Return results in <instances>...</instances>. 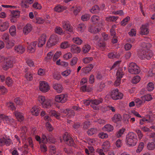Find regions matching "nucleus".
<instances>
[{
    "label": "nucleus",
    "instance_id": "obj_48",
    "mask_svg": "<svg viewBox=\"0 0 155 155\" xmlns=\"http://www.w3.org/2000/svg\"><path fill=\"white\" fill-rule=\"evenodd\" d=\"M70 45L68 41H64L61 43L60 45V47L63 49H65L69 47Z\"/></svg>",
    "mask_w": 155,
    "mask_h": 155
},
{
    "label": "nucleus",
    "instance_id": "obj_15",
    "mask_svg": "<svg viewBox=\"0 0 155 155\" xmlns=\"http://www.w3.org/2000/svg\"><path fill=\"white\" fill-rule=\"evenodd\" d=\"M46 36L45 35H42L39 38L38 46L41 47L43 46L45 43L46 41Z\"/></svg>",
    "mask_w": 155,
    "mask_h": 155
},
{
    "label": "nucleus",
    "instance_id": "obj_9",
    "mask_svg": "<svg viewBox=\"0 0 155 155\" xmlns=\"http://www.w3.org/2000/svg\"><path fill=\"white\" fill-rule=\"evenodd\" d=\"M147 44H146L144 42L142 43V45H144V46H143V48L145 49H141L140 52L139 53V56L142 59L145 58V55H146L147 52Z\"/></svg>",
    "mask_w": 155,
    "mask_h": 155
},
{
    "label": "nucleus",
    "instance_id": "obj_6",
    "mask_svg": "<svg viewBox=\"0 0 155 155\" xmlns=\"http://www.w3.org/2000/svg\"><path fill=\"white\" fill-rule=\"evenodd\" d=\"M68 100V95L66 94H61L56 95L54 97V100L57 102L64 103Z\"/></svg>",
    "mask_w": 155,
    "mask_h": 155
},
{
    "label": "nucleus",
    "instance_id": "obj_25",
    "mask_svg": "<svg viewBox=\"0 0 155 155\" xmlns=\"http://www.w3.org/2000/svg\"><path fill=\"white\" fill-rule=\"evenodd\" d=\"M51 101L50 99H46L42 104V106L44 108H49L51 106Z\"/></svg>",
    "mask_w": 155,
    "mask_h": 155
},
{
    "label": "nucleus",
    "instance_id": "obj_27",
    "mask_svg": "<svg viewBox=\"0 0 155 155\" xmlns=\"http://www.w3.org/2000/svg\"><path fill=\"white\" fill-rule=\"evenodd\" d=\"M16 28L15 26H12L10 28L9 32L10 35L12 36L16 35Z\"/></svg>",
    "mask_w": 155,
    "mask_h": 155
},
{
    "label": "nucleus",
    "instance_id": "obj_57",
    "mask_svg": "<svg viewBox=\"0 0 155 155\" xmlns=\"http://www.w3.org/2000/svg\"><path fill=\"white\" fill-rule=\"evenodd\" d=\"M35 19L36 20V23L38 24H43L45 22V20L42 18H36Z\"/></svg>",
    "mask_w": 155,
    "mask_h": 155
},
{
    "label": "nucleus",
    "instance_id": "obj_20",
    "mask_svg": "<svg viewBox=\"0 0 155 155\" xmlns=\"http://www.w3.org/2000/svg\"><path fill=\"white\" fill-rule=\"evenodd\" d=\"M121 119L122 117L121 115L119 114H114L113 117L112 118V121L114 123H116L121 121Z\"/></svg>",
    "mask_w": 155,
    "mask_h": 155
},
{
    "label": "nucleus",
    "instance_id": "obj_26",
    "mask_svg": "<svg viewBox=\"0 0 155 155\" xmlns=\"http://www.w3.org/2000/svg\"><path fill=\"white\" fill-rule=\"evenodd\" d=\"M29 4L27 0H21L20 5L23 8H28L29 7Z\"/></svg>",
    "mask_w": 155,
    "mask_h": 155
},
{
    "label": "nucleus",
    "instance_id": "obj_42",
    "mask_svg": "<svg viewBox=\"0 0 155 155\" xmlns=\"http://www.w3.org/2000/svg\"><path fill=\"white\" fill-rule=\"evenodd\" d=\"M110 147V144L108 141H106L103 143L102 145V148L103 150H105L108 149Z\"/></svg>",
    "mask_w": 155,
    "mask_h": 155
},
{
    "label": "nucleus",
    "instance_id": "obj_54",
    "mask_svg": "<svg viewBox=\"0 0 155 155\" xmlns=\"http://www.w3.org/2000/svg\"><path fill=\"white\" fill-rule=\"evenodd\" d=\"M14 102L18 105H21L22 104L23 101L19 97H16L14 100Z\"/></svg>",
    "mask_w": 155,
    "mask_h": 155
},
{
    "label": "nucleus",
    "instance_id": "obj_24",
    "mask_svg": "<svg viewBox=\"0 0 155 155\" xmlns=\"http://www.w3.org/2000/svg\"><path fill=\"white\" fill-rule=\"evenodd\" d=\"M147 149L149 150H153L155 149V143L153 142H148L147 146Z\"/></svg>",
    "mask_w": 155,
    "mask_h": 155
},
{
    "label": "nucleus",
    "instance_id": "obj_37",
    "mask_svg": "<svg viewBox=\"0 0 155 155\" xmlns=\"http://www.w3.org/2000/svg\"><path fill=\"white\" fill-rule=\"evenodd\" d=\"M91 49V46L89 45H85L82 48V51L84 53L88 52Z\"/></svg>",
    "mask_w": 155,
    "mask_h": 155
},
{
    "label": "nucleus",
    "instance_id": "obj_53",
    "mask_svg": "<svg viewBox=\"0 0 155 155\" xmlns=\"http://www.w3.org/2000/svg\"><path fill=\"white\" fill-rule=\"evenodd\" d=\"M19 14L20 12L16 10L13 11L12 12L11 16L17 18L19 17Z\"/></svg>",
    "mask_w": 155,
    "mask_h": 155
},
{
    "label": "nucleus",
    "instance_id": "obj_28",
    "mask_svg": "<svg viewBox=\"0 0 155 155\" xmlns=\"http://www.w3.org/2000/svg\"><path fill=\"white\" fill-rule=\"evenodd\" d=\"M54 53L50 51L48 52L44 60L46 62L49 61L52 58Z\"/></svg>",
    "mask_w": 155,
    "mask_h": 155
},
{
    "label": "nucleus",
    "instance_id": "obj_56",
    "mask_svg": "<svg viewBox=\"0 0 155 155\" xmlns=\"http://www.w3.org/2000/svg\"><path fill=\"white\" fill-rule=\"evenodd\" d=\"M61 55V52H57L54 55L53 58V60L54 61H56L60 57Z\"/></svg>",
    "mask_w": 155,
    "mask_h": 155
},
{
    "label": "nucleus",
    "instance_id": "obj_59",
    "mask_svg": "<svg viewBox=\"0 0 155 155\" xmlns=\"http://www.w3.org/2000/svg\"><path fill=\"white\" fill-rule=\"evenodd\" d=\"M53 78L54 79L59 80L61 78L60 74L58 72H56L54 74Z\"/></svg>",
    "mask_w": 155,
    "mask_h": 155
},
{
    "label": "nucleus",
    "instance_id": "obj_55",
    "mask_svg": "<svg viewBox=\"0 0 155 155\" xmlns=\"http://www.w3.org/2000/svg\"><path fill=\"white\" fill-rule=\"evenodd\" d=\"M81 89L83 92H89L91 90V88L87 87L86 85H85L82 86L81 87Z\"/></svg>",
    "mask_w": 155,
    "mask_h": 155
},
{
    "label": "nucleus",
    "instance_id": "obj_22",
    "mask_svg": "<svg viewBox=\"0 0 155 155\" xmlns=\"http://www.w3.org/2000/svg\"><path fill=\"white\" fill-rule=\"evenodd\" d=\"M50 39L51 40V41L53 42V45H56L59 40V38L56 35H51Z\"/></svg>",
    "mask_w": 155,
    "mask_h": 155
},
{
    "label": "nucleus",
    "instance_id": "obj_11",
    "mask_svg": "<svg viewBox=\"0 0 155 155\" xmlns=\"http://www.w3.org/2000/svg\"><path fill=\"white\" fill-rule=\"evenodd\" d=\"M14 49L16 53L19 54H23L25 51V47L20 45L15 46Z\"/></svg>",
    "mask_w": 155,
    "mask_h": 155
},
{
    "label": "nucleus",
    "instance_id": "obj_49",
    "mask_svg": "<svg viewBox=\"0 0 155 155\" xmlns=\"http://www.w3.org/2000/svg\"><path fill=\"white\" fill-rule=\"evenodd\" d=\"M78 60V59L76 57H73L70 62V65L72 66L75 65L77 64Z\"/></svg>",
    "mask_w": 155,
    "mask_h": 155
},
{
    "label": "nucleus",
    "instance_id": "obj_8",
    "mask_svg": "<svg viewBox=\"0 0 155 155\" xmlns=\"http://www.w3.org/2000/svg\"><path fill=\"white\" fill-rule=\"evenodd\" d=\"M40 83L39 89L41 91L46 92L49 91L50 88L47 83L44 81H40Z\"/></svg>",
    "mask_w": 155,
    "mask_h": 155
},
{
    "label": "nucleus",
    "instance_id": "obj_62",
    "mask_svg": "<svg viewBox=\"0 0 155 155\" xmlns=\"http://www.w3.org/2000/svg\"><path fill=\"white\" fill-rule=\"evenodd\" d=\"M13 83V81L9 77H8L6 79V84L8 86H10Z\"/></svg>",
    "mask_w": 155,
    "mask_h": 155
},
{
    "label": "nucleus",
    "instance_id": "obj_5",
    "mask_svg": "<svg viewBox=\"0 0 155 155\" xmlns=\"http://www.w3.org/2000/svg\"><path fill=\"white\" fill-rule=\"evenodd\" d=\"M111 98L114 100L120 99L123 98V94L122 93L119 92L117 89L112 90L110 93Z\"/></svg>",
    "mask_w": 155,
    "mask_h": 155
},
{
    "label": "nucleus",
    "instance_id": "obj_61",
    "mask_svg": "<svg viewBox=\"0 0 155 155\" xmlns=\"http://www.w3.org/2000/svg\"><path fill=\"white\" fill-rule=\"evenodd\" d=\"M90 125V122L88 120L86 121L83 123V128L84 129H87L89 127Z\"/></svg>",
    "mask_w": 155,
    "mask_h": 155
},
{
    "label": "nucleus",
    "instance_id": "obj_17",
    "mask_svg": "<svg viewBox=\"0 0 155 155\" xmlns=\"http://www.w3.org/2000/svg\"><path fill=\"white\" fill-rule=\"evenodd\" d=\"M6 121V123L10 125L14 126L15 124V120L13 119L8 116H5L4 118V120Z\"/></svg>",
    "mask_w": 155,
    "mask_h": 155
},
{
    "label": "nucleus",
    "instance_id": "obj_23",
    "mask_svg": "<svg viewBox=\"0 0 155 155\" xmlns=\"http://www.w3.org/2000/svg\"><path fill=\"white\" fill-rule=\"evenodd\" d=\"M9 26L8 22L7 21L5 22L0 25V30L2 31H4L7 29Z\"/></svg>",
    "mask_w": 155,
    "mask_h": 155
},
{
    "label": "nucleus",
    "instance_id": "obj_21",
    "mask_svg": "<svg viewBox=\"0 0 155 155\" xmlns=\"http://www.w3.org/2000/svg\"><path fill=\"white\" fill-rule=\"evenodd\" d=\"M71 51L73 53H78L81 51V49L75 45H72L71 47Z\"/></svg>",
    "mask_w": 155,
    "mask_h": 155
},
{
    "label": "nucleus",
    "instance_id": "obj_45",
    "mask_svg": "<svg viewBox=\"0 0 155 155\" xmlns=\"http://www.w3.org/2000/svg\"><path fill=\"white\" fill-rule=\"evenodd\" d=\"M86 27V26L84 24H81L78 25V29L81 32L84 31Z\"/></svg>",
    "mask_w": 155,
    "mask_h": 155
},
{
    "label": "nucleus",
    "instance_id": "obj_40",
    "mask_svg": "<svg viewBox=\"0 0 155 155\" xmlns=\"http://www.w3.org/2000/svg\"><path fill=\"white\" fill-rule=\"evenodd\" d=\"M90 16L89 14H86L82 15L81 19L83 21H87L90 19Z\"/></svg>",
    "mask_w": 155,
    "mask_h": 155
},
{
    "label": "nucleus",
    "instance_id": "obj_41",
    "mask_svg": "<svg viewBox=\"0 0 155 155\" xmlns=\"http://www.w3.org/2000/svg\"><path fill=\"white\" fill-rule=\"evenodd\" d=\"M140 77L139 76L136 75L133 77L131 82L133 84H137L140 81Z\"/></svg>",
    "mask_w": 155,
    "mask_h": 155
},
{
    "label": "nucleus",
    "instance_id": "obj_43",
    "mask_svg": "<svg viewBox=\"0 0 155 155\" xmlns=\"http://www.w3.org/2000/svg\"><path fill=\"white\" fill-rule=\"evenodd\" d=\"M144 143L143 142H141L139 143L138 148L136 150L137 153L140 152L143 149L144 147Z\"/></svg>",
    "mask_w": 155,
    "mask_h": 155
},
{
    "label": "nucleus",
    "instance_id": "obj_3",
    "mask_svg": "<svg viewBox=\"0 0 155 155\" xmlns=\"http://www.w3.org/2000/svg\"><path fill=\"white\" fill-rule=\"evenodd\" d=\"M129 72L132 74H138L140 72L139 67L134 63H131L128 68Z\"/></svg>",
    "mask_w": 155,
    "mask_h": 155
},
{
    "label": "nucleus",
    "instance_id": "obj_12",
    "mask_svg": "<svg viewBox=\"0 0 155 155\" xmlns=\"http://www.w3.org/2000/svg\"><path fill=\"white\" fill-rule=\"evenodd\" d=\"M37 44V41H35L30 43L28 47V51L30 53L34 52L36 50V47Z\"/></svg>",
    "mask_w": 155,
    "mask_h": 155
},
{
    "label": "nucleus",
    "instance_id": "obj_39",
    "mask_svg": "<svg viewBox=\"0 0 155 155\" xmlns=\"http://www.w3.org/2000/svg\"><path fill=\"white\" fill-rule=\"evenodd\" d=\"M143 100H141L139 98H137L135 100V105L137 107H140L143 103Z\"/></svg>",
    "mask_w": 155,
    "mask_h": 155
},
{
    "label": "nucleus",
    "instance_id": "obj_50",
    "mask_svg": "<svg viewBox=\"0 0 155 155\" xmlns=\"http://www.w3.org/2000/svg\"><path fill=\"white\" fill-rule=\"evenodd\" d=\"M73 42L78 45H81L82 42V40L79 38H76L73 39Z\"/></svg>",
    "mask_w": 155,
    "mask_h": 155
},
{
    "label": "nucleus",
    "instance_id": "obj_14",
    "mask_svg": "<svg viewBox=\"0 0 155 155\" xmlns=\"http://www.w3.org/2000/svg\"><path fill=\"white\" fill-rule=\"evenodd\" d=\"M53 87L56 91L58 93H61L63 90L62 85L60 84L55 83L53 84Z\"/></svg>",
    "mask_w": 155,
    "mask_h": 155
},
{
    "label": "nucleus",
    "instance_id": "obj_32",
    "mask_svg": "<svg viewBox=\"0 0 155 155\" xmlns=\"http://www.w3.org/2000/svg\"><path fill=\"white\" fill-rule=\"evenodd\" d=\"M105 130L108 132H111L114 130V127L111 125L107 124L105 125L104 127Z\"/></svg>",
    "mask_w": 155,
    "mask_h": 155
},
{
    "label": "nucleus",
    "instance_id": "obj_19",
    "mask_svg": "<svg viewBox=\"0 0 155 155\" xmlns=\"http://www.w3.org/2000/svg\"><path fill=\"white\" fill-rule=\"evenodd\" d=\"M94 67V66L92 64H90L87 66L82 68V70L83 72L86 74H87L91 71Z\"/></svg>",
    "mask_w": 155,
    "mask_h": 155
},
{
    "label": "nucleus",
    "instance_id": "obj_33",
    "mask_svg": "<svg viewBox=\"0 0 155 155\" xmlns=\"http://www.w3.org/2000/svg\"><path fill=\"white\" fill-rule=\"evenodd\" d=\"M99 19V17L98 16L95 15L93 16L91 19L92 22L94 24L97 23Z\"/></svg>",
    "mask_w": 155,
    "mask_h": 155
},
{
    "label": "nucleus",
    "instance_id": "obj_38",
    "mask_svg": "<svg viewBox=\"0 0 155 155\" xmlns=\"http://www.w3.org/2000/svg\"><path fill=\"white\" fill-rule=\"evenodd\" d=\"M50 114L52 116H54L57 119H58L60 116V114L56 112L55 111L51 110L50 112Z\"/></svg>",
    "mask_w": 155,
    "mask_h": 155
},
{
    "label": "nucleus",
    "instance_id": "obj_30",
    "mask_svg": "<svg viewBox=\"0 0 155 155\" xmlns=\"http://www.w3.org/2000/svg\"><path fill=\"white\" fill-rule=\"evenodd\" d=\"M141 98L144 102L146 101H150L152 99V98L151 95L147 94L141 97Z\"/></svg>",
    "mask_w": 155,
    "mask_h": 155
},
{
    "label": "nucleus",
    "instance_id": "obj_52",
    "mask_svg": "<svg viewBox=\"0 0 155 155\" xmlns=\"http://www.w3.org/2000/svg\"><path fill=\"white\" fill-rule=\"evenodd\" d=\"M125 130V129L123 128H122L121 129H120L117 134L116 136L118 138L120 137L123 134Z\"/></svg>",
    "mask_w": 155,
    "mask_h": 155
},
{
    "label": "nucleus",
    "instance_id": "obj_2",
    "mask_svg": "<svg viewBox=\"0 0 155 155\" xmlns=\"http://www.w3.org/2000/svg\"><path fill=\"white\" fill-rule=\"evenodd\" d=\"M64 140L68 146L75 148L76 145L74 143L73 139L69 135L68 133H65L63 137Z\"/></svg>",
    "mask_w": 155,
    "mask_h": 155
},
{
    "label": "nucleus",
    "instance_id": "obj_7",
    "mask_svg": "<svg viewBox=\"0 0 155 155\" xmlns=\"http://www.w3.org/2000/svg\"><path fill=\"white\" fill-rule=\"evenodd\" d=\"M62 25L63 28L66 31L70 33L73 32V27L69 21H64L62 22Z\"/></svg>",
    "mask_w": 155,
    "mask_h": 155
},
{
    "label": "nucleus",
    "instance_id": "obj_18",
    "mask_svg": "<svg viewBox=\"0 0 155 155\" xmlns=\"http://www.w3.org/2000/svg\"><path fill=\"white\" fill-rule=\"evenodd\" d=\"M14 114L18 121L21 122L24 120L23 115L21 113L18 111H15Z\"/></svg>",
    "mask_w": 155,
    "mask_h": 155
},
{
    "label": "nucleus",
    "instance_id": "obj_34",
    "mask_svg": "<svg viewBox=\"0 0 155 155\" xmlns=\"http://www.w3.org/2000/svg\"><path fill=\"white\" fill-rule=\"evenodd\" d=\"M64 113H66L67 112H68V116H70V117H73L75 115V112L74 111L72 110H68V109H66L65 110H64Z\"/></svg>",
    "mask_w": 155,
    "mask_h": 155
},
{
    "label": "nucleus",
    "instance_id": "obj_47",
    "mask_svg": "<svg viewBox=\"0 0 155 155\" xmlns=\"http://www.w3.org/2000/svg\"><path fill=\"white\" fill-rule=\"evenodd\" d=\"M118 18V17L117 16H112L106 17V20L108 21H116Z\"/></svg>",
    "mask_w": 155,
    "mask_h": 155
},
{
    "label": "nucleus",
    "instance_id": "obj_10",
    "mask_svg": "<svg viewBox=\"0 0 155 155\" xmlns=\"http://www.w3.org/2000/svg\"><path fill=\"white\" fill-rule=\"evenodd\" d=\"M140 34L142 35H147L149 33L148 25L146 24L142 25L140 27Z\"/></svg>",
    "mask_w": 155,
    "mask_h": 155
},
{
    "label": "nucleus",
    "instance_id": "obj_31",
    "mask_svg": "<svg viewBox=\"0 0 155 155\" xmlns=\"http://www.w3.org/2000/svg\"><path fill=\"white\" fill-rule=\"evenodd\" d=\"M100 8L97 5H95L91 9L90 12L93 13H98L99 12Z\"/></svg>",
    "mask_w": 155,
    "mask_h": 155
},
{
    "label": "nucleus",
    "instance_id": "obj_16",
    "mask_svg": "<svg viewBox=\"0 0 155 155\" xmlns=\"http://www.w3.org/2000/svg\"><path fill=\"white\" fill-rule=\"evenodd\" d=\"M40 111L41 109L36 106H34L31 110L32 114L36 116H37L39 115Z\"/></svg>",
    "mask_w": 155,
    "mask_h": 155
},
{
    "label": "nucleus",
    "instance_id": "obj_46",
    "mask_svg": "<svg viewBox=\"0 0 155 155\" xmlns=\"http://www.w3.org/2000/svg\"><path fill=\"white\" fill-rule=\"evenodd\" d=\"M147 89L149 91H152L154 88V85L153 83L150 82L148 83L147 86Z\"/></svg>",
    "mask_w": 155,
    "mask_h": 155
},
{
    "label": "nucleus",
    "instance_id": "obj_4",
    "mask_svg": "<svg viewBox=\"0 0 155 155\" xmlns=\"http://www.w3.org/2000/svg\"><path fill=\"white\" fill-rule=\"evenodd\" d=\"M13 58L9 57L5 59L4 64L2 67L5 70H7L9 68L12 67L13 65Z\"/></svg>",
    "mask_w": 155,
    "mask_h": 155
},
{
    "label": "nucleus",
    "instance_id": "obj_64",
    "mask_svg": "<svg viewBox=\"0 0 155 155\" xmlns=\"http://www.w3.org/2000/svg\"><path fill=\"white\" fill-rule=\"evenodd\" d=\"M2 39L6 41H8L9 40V35L8 33H5L4 34L2 37Z\"/></svg>",
    "mask_w": 155,
    "mask_h": 155
},
{
    "label": "nucleus",
    "instance_id": "obj_1",
    "mask_svg": "<svg viewBox=\"0 0 155 155\" xmlns=\"http://www.w3.org/2000/svg\"><path fill=\"white\" fill-rule=\"evenodd\" d=\"M137 141V137L135 134L133 132H130L126 136V142L130 146L136 145Z\"/></svg>",
    "mask_w": 155,
    "mask_h": 155
},
{
    "label": "nucleus",
    "instance_id": "obj_63",
    "mask_svg": "<svg viewBox=\"0 0 155 155\" xmlns=\"http://www.w3.org/2000/svg\"><path fill=\"white\" fill-rule=\"evenodd\" d=\"M38 99L39 102L42 104L45 101L46 99L45 97L42 96H39L38 97Z\"/></svg>",
    "mask_w": 155,
    "mask_h": 155
},
{
    "label": "nucleus",
    "instance_id": "obj_58",
    "mask_svg": "<svg viewBox=\"0 0 155 155\" xmlns=\"http://www.w3.org/2000/svg\"><path fill=\"white\" fill-rule=\"evenodd\" d=\"M89 31L91 32L94 33H95L99 31V30L97 28L94 27H91L90 28Z\"/></svg>",
    "mask_w": 155,
    "mask_h": 155
},
{
    "label": "nucleus",
    "instance_id": "obj_29",
    "mask_svg": "<svg viewBox=\"0 0 155 155\" xmlns=\"http://www.w3.org/2000/svg\"><path fill=\"white\" fill-rule=\"evenodd\" d=\"M98 131L97 130L96 128H91L87 131V134L89 135H92L94 134H96Z\"/></svg>",
    "mask_w": 155,
    "mask_h": 155
},
{
    "label": "nucleus",
    "instance_id": "obj_13",
    "mask_svg": "<svg viewBox=\"0 0 155 155\" xmlns=\"http://www.w3.org/2000/svg\"><path fill=\"white\" fill-rule=\"evenodd\" d=\"M32 29V27L30 24H27L23 28V32L25 35H27L30 33Z\"/></svg>",
    "mask_w": 155,
    "mask_h": 155
},
{
    "label": "nucleus",
    "instance_id": "obj_36",
    "mask_svg": "<svg viewBox=\"0 0 155 155\" xmlns=\"http://www.w3.org/2000/svg\"><path fill=\"white\" fill-rule=\"evenodd\" d=\"M103 100L101 99L98 100H91V104H93L97 105L102 102Z\"/></svg>",
    "mask_w": 155,
    "mask_h": 155
},
{
    "label": "nucleus",
    "instance_id": "obj_44",
    "mask_svg": "<svg viewBox=\"0 0 155 155\" xmlns=\"http://www.w3.org/2000/svg\"><path fill=\"white\" fill-rule=\"evenodd\" d=\"M54 31L55 33L60 35L63 34V31L62 28L59 26H57L55 28Z\"/></svg>",
    "mask_w": 155,
    "mask_h": 155
},
{
    "label": "nucleus",
    "instance_id": "obj_35",
    "mask_svg": "<svg viewBox=\"0 0 155 155\" xmlns=\"http://www.w3.org/2000/svg\"><path fill=\"white\" fill-rule=\"evenodd\" d=\"M25 77L27 80L31 81L33 80L32 74L30 72H28L25 74Z\"/></svg>",
    "mask_w": 155,
    "mask_h": 155
},
{
    "label": "nucleus",
    "instance_id": "obj_60",
    "mask_svg": "<svg viewBox=\"0 0 155 155\" xmlns=\"http://www.w3.org/2000/svg\"><path fill=\"white\" fill-rule=\"evenodd\" d=\"M15 45L14 43L12 41H8L7 44L6 45V47L8 49L12 48Z\"/></svg>",
    "mask_w": 155,
    "mask_h": 155
},
{
    "label": "nucleus",
    "instance_id": "obj_51",
    "mask_svg": "<svg viewBox=\"0 0 155 155\" xmlns=\"http://www.w3.org/2000/svg\"><path fill=\"white\" fill-rule=\"evenodd\" d=\"M93 60L92 57H86L83 59V62L85 64H88Z\"/></svg>",
    "mask_w": 155,
    "mask_h": 155
}]
</instances>
